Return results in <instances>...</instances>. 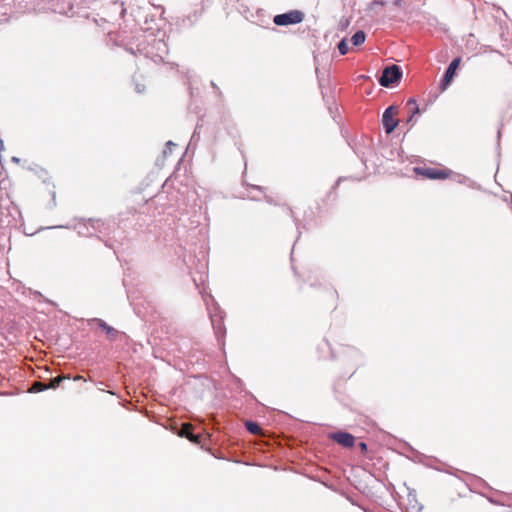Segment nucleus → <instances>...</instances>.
Returning <instances> with one entry per match:
<instances>
[{"instance_id":"nucleus-5","label":"nucleus","mask_w":512,"mask_h":512,"mask_svg":"<svg viewBox=\"0 0 512 512\" xmlns=\"http://www.w3.org/2000/svg\"><path fill=\"white\" fill-rule=\"evenodd\" d=\"M88 324L90 326L96 325L99 329H101L106 334L107 339L110 341H114L119 334V331L117 329L108 325L104 320L99 319V318H93V319L89 320Z\"/></svg>"},{"instance_id":"nucleus-17","label":"nucleus","mask_w":512,"mask_h":512,"mask_svg":"<svg viewBox=\"0 0 512 512\" xmlns=\"http://www.w3.org/2000/svg\"><path fill=\"white\" fill-rule=\"evenodd\" d=\"M74 380L78 381V380H85V379L83 378V376L77 375L74 377Z\"/></svg>"},{"instance_id":"nucleus-18","label":"nucleus","mask_w":512,"mask_h":512,"mask_svg":"<svg viewBox=\"0 0 512 512\" xmlns=\"http://www.w3.org/2000/svg\"><path fill=\"white\" fill-rule=\"evenodd\" d=\"M2 148H3V142H2V140H0V149H2Z\"/></svg>"},{"instance_id":"nucleus-7","label":"nucleus","mask_w":512,"mask_h":512,"mask_svg":"<svg viewBox=\"0 0 512 512\" xmlns=\"http://www.w3.org/2000/svg\"><path fill=\"white\" fill-rule=\"evenodd\" d=\"M332 438L338 444H340L341 446L346 447V448L352 447L355 443V437L352 434L346 433V432L334 433Z\"/></svg>"},{"instance_id":"nucleus-15","label":"nucleus","mask_w":512,"mask_h":512,"mask_svg":"<svg viewBox=\"0 0 512 512\" xmlns=\"http://www.w3.org/2000/svg\"><path fill=\"white\" fill-rule=\"evenodd\" d=\"M358 446L363 453L367 451V444L365 442H360Z\"/></svg>"},{"instance_id":"nucleus-1","label":"nucleus","mask_w":512,"mask_h":512,"mask_svg":"<svg viewBox=\"0 0 512 512\" xmlns=\"http://www.w3.org/2000/svg\"><path fill=\"white\" fill-rule=\"evenodd\" d=\"M413 171L416 175L431 180H444L452 175V171L448 168L439 167H414Z\"/></svg>"},{"instance_id":"nucleus-2","label":"nucleus","mask_w":512,"mask_h":512,"mask_svg":"<svg viewBox=\"0 0 512 512\" xmlns=\"http://www.w3.org/2000/svg\"><path fill=\"white\" fill-rule=\"evenodd\" d=\"M304 13L299 10H291L287 13L274 16L273 22L277 26H287L301 23L304 20Z\"/></svg>"},{"instance_id":"nucleus-9","label":"nucleus","mask_w":512,"mask_h":512,"mask_svg":"<svg viewBox=\"0 0 512 512\" xmlns=\"http://www.w3.org/2000/svg\"><path fill=\"white\" fill-rule=\"evenodd\" d=\"M66 379H70V376L69 375H59V376L51 379L50 382L47 383V387H48V389H56Z\"/></svg>"},{"instance_id":"nucleus-4","label":"nucleus","mask_w":512,"mask_h":512,"mask_svg":"<svg viewBox=\"0 0 512 512\" xmlns=\"http://www.w3.org/2000/svg\"><path fill=\"white\" fill-rule=\"evenodd\" d=\"M398 108L389 106L383 113L382 124L386 134H391L398 126L399 120L396 118L398 115Z\"/></svg>"},{"instance_id":"nucleus-16","label":"nucleus","mask_w":512,"mask_h":512,"mask_svg":"<svg viewBox=\"0 0 512 512\" xmlns=\"http://www.w3.org/2000/svg\"><path fill=\"white\" fill-rule=\"evenodd\" d=\"M402 1H403V0H394V5H395V6H397V7H399V6H401V5H402Z\"/></svg>"},{"instance_id":"nucleus-6","label":"nucleus","mask_w":512,"mask_h":512,"mask_svg":"<svg viewBox=\"0 0 512 512\" xmlns=\"http://www.w3.org/2000/svg\"><path fill=\"white\" fill-rule=\"evenodd\" d=\"M460 63H461V58L457 57L454 60H452V62L449 64V66L444 74V77L442 79V82H441L442 90H445L450 85V83L452 82V80L456 74L457 69L459 68Z\"/></svg>"},{"instance_id":"nucleus-13","label":"nucleus","mask_w":512,"mask_h":512,"mask_svg":"<svg viewBox=\"0 0 512 512\" xmlns=\"http://www.w3.org/2000/svg\"><path fill=\"white\" fill-rule=\"evenodd\" d=\"M47 389H48V387H47L46 383L37 381V382L33 383L32 387L29 389V391L33 392V393H38V392H41V391H44Z\"/></svg>"},{"instance_id":"nucleus-14","label":"nucleus","mask_w":512,"mask_h":512,"mask_svg":"<svg viewBox=\"0 0 512 512\" xmlns=\"http://www.w3.org/2000/svg\"><path fill=\"white\" fill-rule=\"evenodd\" d=\"M338 50L341 55H345L348 53L349 47H348L346 40L343 39L340 41V43L338 44Z\"/></svg>"},{"instance_id":"nucleus-3","label":"nucleus","mask_w":512,"mask_h":512,"mask_svg":"<svg viewBox=\"0 0 512 512\" xmlns=\"http://www.w3.org/2000/svg\"><path fill=\"white\" fill-rule=\"evenodd\" d=\"M402 76L401 69L397 65L386 67L379 79V83L384 87L392 86L397 83Z\"/></svg>"},{"instance_id":"nucleus-12","label":"nucleus","mask_w":512,"mask_h":512,"mask_svg":"<svg viewBox=\"0 0 512 512\" xmlns=\"http://www.w3.org/2000/svg\"><path fill=\"white\" fill-rule=\"evenodd\" d=\"M406 105H407V107H409V109L411 111V117L409 119V121H410L414 115L420 113V110H419L416 100L413 98L408 99Z\"/></svg>"},{"instance_id":"nucleus-10","label":"nucleus","mask_w":512,"mask_h":512,"mask_svg":"<svg viewBox=\"0 0 512 512\" xmlns=\"http://www.w3.org/2000/svg\"><path fill=\"white\" fill-rule=\"evenodd\" d=\"M245 427L250 433L254 435H260L262 433V428L256 422L247 421L245 423Z\"/></svg>"},{"instance_id":"nucleus-8","label":"nucleus","mask_w":512,"mask_h":512,"mask_svg":"<svg viewBox=\"0 0 512 512\" xmlns=\"http://www.w3.org/2000/svg\"><path fill=\"white\" fill-rule=\"evenodd\" d=\"M193 425L190 423H184L181 427V430L179 432V435L181 437H185L191 442L195 444H200L201 442V435H196L193 432Z\"/></svg>"},{"instance_id":"nucleus-19","label":"nucleus","mask_w":512,"mask_h":512,"mask_svg":"<svg viewBox=\"0 0 512 512\" xmlns=\"http://www.w3.org/2000/svg\"><path fill=\"white\" fill-rule=\"evenodd\" d=\"M167 145H174L171 141H168Z\"/></svg>"},{"instance_id":"nucleus-11","label":"nucleus","mask_w":512,"mask_h":512,"mask_svg":"<svg viewBox=\"0 0 512 512\" xmlns=\"http://www.w3.org/2000/svg\"><path fill=\"white\" fill-rule=\"evenodd\" d=\"M366 35L364 31H357L352 37L351 42L354 46H359L364 43Z\"/></svg>"}]
</instances>
